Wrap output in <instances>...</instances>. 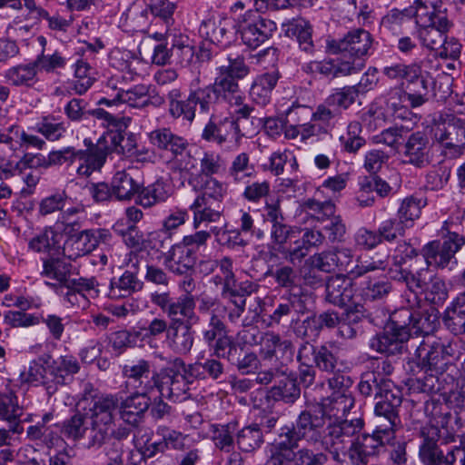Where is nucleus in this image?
Returning <instances> with one entry per match:
<instances>
[{"label": "nucleus", "mask_w": 465, "mask_h": 465, "mask_svg": "<svg viewBox=\"0 0 465 465\" xmlns=\"http://www.w3.org/2000/svg\"><path fill=\"white\" fill-rule=\"evenodd\" d=\"M371 36L364 29H354L349 32L338 43V51L347 52L351 55L360 57L365 55L371 46Z\"/></svg>", "instance_id": "29"}, {"label": "nucleus", "mask_w": 465, "mask_h": 465, "mask_svg": "<svg viewBox=\"0 0 465 465\" xmlns=\"http://www.w3.org/2000/svg\"><path fill=\"white\" fill-rule=\"evenodd\" d=\"M439 325V314L435 308L415 310L411 334L429 336Z\"/></svg>", "instance_id": "40"}, {"label": "nucleus", "mask_w": 465, "mask_h": 465, "mask_svg": "<svg viewBox=\"0 0 465 465\" xmlns=\"http://www.w3.org/2000/svg\"><path fill=\"white\" fill-rule=\"evenodd\" d=\"M342 317L334 311H326L318 316L308 317L302 322V325L305 328L312 326L315 330H322L323 328L332 329L338 327Z\"/></svg>", "instance_id": "58"}, {"label": "nucleus", "mask_w": 465, "mask_h": 465, "mask_svg": "<svg viewBox=\"0 0 465 465\" xmlns=\"http://www.w3.org/2000/svg\"><path fill=\"white\" fill-rule=\"evenodd\" d=\"M192 324L180 322L169 324L166 335L168 347L177 354H187L193 345Z\"/></svg>", "instance_id": "22"}, {"label": "nucleus", "mask_w": 465, "mask_h": 465, "mask_svg": "<svg viewBox=\"0 0 465 465\" xmlns=\"http://www.w3.org/2000/svg\"><path fill=\"white\" fill-rule=\"evenodd\" d=\"M394 267L389 271L391 279L405 282L408 289L414 293H423L425 300L432 304H442L448 298L445 282L438 276H430L428 269L416 271L401 266L397 257L393 258Z\"/></svg>", "instance_id": "1"}, {"label": "nucleus", "mask_w": 465, "mask_h": 465, "mask_svg": "<svg viewBox=\"0 0 465 465\" xmlns=\"http://www.w3.org/2000/svg\"><path fill=\"white\" fill-rule=\"evenodd\" d=\"M388 380L381 373L376 371H366L361 374V381L358 384L359 391L365 397L374 396L378 398L381 393V387Z\"/></svg>", "instance_id": "50"}, {"label": "nucleus", "mask_w": 465, "mask_h": 465, "mask_svg": "<svg viewBox=\"0 0 465 465\" xmlns=\"http://www.w3.org/2000/svg\"><path fill=\"white\" fill-rule=\"evenodd\" d=\"M301 233V231L294 229L286 223H280L273 224L270 230L271 242L273 247L279 252Z\"/></svg>", "instance_id": "52"}, {"label": "nucleus", "mask_w": 465, "mask_h": 465, "mask_svg": "<svg viewBox=\"0 0 465 465\" xmlns=\"http://www.w3.org/2000/svg\"><path fill=\"white\" fill-rule=\"evenodd\" d=\"M446 327L455 335L465 333V293L447 308L444 318Z\"/></svg>", "instance_id": "37"}, {"label": "nucleus", "mask_w": 465, "mask_h": 465, "mask_svg": "<svg viewBox=\"0 0 465 465\" xmlns=\"http://www.w3.org/2000/svg\"><path fill=\"white\" fill-rule=\"evenodd\" d=\"M391 284L384 280H370L363 289V297L366 301H378L387 297L391 292Z\"/></svg>", "instance_id": "63"}, {"label": "nucleus", "mask_w": 465, "mask_h": 465, "mask_svg": "<svg viewBox=\"0 0 465 465\" xmlns=\"http://www.w3.org/2000/svg\"><path fill=\"white\" fill-rule=\"evenodd\" d=\"M262 440V432L257 425L245 427L237 435V444L245 452L257 449Z\"/></svg>", "instance_id": "53"}, {"label": "nucleus", "mask_w": 465, "mask_h": 465, "mask_svg": "<svg viewBox=\"0 0 465 465\" xmlns=\"http://www.w3.org/2000/svg\"><path fill=\"white\" fill-rule=\"evenodd\" d=\"M124 89L125 81L123 75L114 74L108 77L102 90L105 96L98 101V104H104L107 107L118 106Z\"/></svg>", "instance_id": "43"}, {"label": "nucleus", "mask_w": 465, "mask_h": 465, "mask_svg": "<svg viewBox=\"0 0 465 465\" xmlns=\"http://www.w3.org/2000/svg\"><path fill=\"white\" fill-rule=\"evenodd\" d=\"M190 209L193 213V227L198 229L203 223H215L220 220L223 209L219 203L213 206L203 197H197Z\"/></svg>", "instance_id": "33"}, {"label": "nucleus", "mask_w": 465, "mask_h": 465, "mask_svg": "<svg viewBox=\"0 0 465 465\" xmlns=\"http://www.w3.org/2000/svg\"><path fill=\"white\" fill-rule=\"evenodd\" d=\"M432 131L436 142L465 143V120L452 114H440L434 118Z\"/></svg>", "instance_id": "9"}, {"label": "nucleus", "mask_w": 465, "mask_h": 465, "mask_svg": "<svg viewBox=\"0 0 465 465\" xmlns=\"http://www.w3.org/2000/svg\"><path fill=\"white\" fill-rule=\"evenodd\" d=\"M112 240L113 235L107 229L84 230L64 241L62 253L70 260H76L91 253L100 243L110 244Z\"/></svg>", "instance_id": "6"}, {"label": "nucleus", "mask_w": 465, "mask_h": 465, "mask_svg": "<svg viewBox=\"0 0 465 465\" xmlns=\"http://www.w3.org/2000/svg\"><path fill=\"white\" fill-rule=\"evenodd\" d=\"M406 162L419 168L430 164V141L422 132L411 134L404 144Z\"/></svg>", "instance_id": "15"}, {"label": "nucleus", "mask_w": 465, "mask_h": 465, "mask_svg": "<svg viewBox=\"0 0 465 465\" xmlns=\"http://www.w3.org/2000/svg\"><path fill=\"white\" fill-rule=\"evenodd\" d=\"M430 89L429 79H420L411 84H406L405 95L407 96L411 107L422 105L428 100Z\"/></svg>", "instance_id": "55"}, {"label": "nucleus", "mask_w": 465, "mask_h": 465, "mask_svg": "<svg viewBox=\"0 0 465 465\" xmlns=\"http://www.w3.org/2000/svg\"><path fill=\"white\" fill-rule=\"evenodd\" d=\"M198 159L194 156L191 150L188 148L185 151H181L172 156L169 161L170 168L173 172H177L181 176H193L192 172L196 168Z\"/></svg>", "instance_id": "48"}, {"label": "nucleus", "mask_w": 465, "mask_h": 465, "mask_svg": "<svg viewBox=\"0 0 465 465\" xmlns=\"http://www.w3.org/2000/svg\"><path fill=\"white\" fill-rule=\"evenodd\" d=\"M301 440L292 425L283 426L273 441L269 444L268 453L293 455Z\"/></svg>", "instance_id": "31"}, {"label": "nucleus", "mask_w": 465, "mask_h": 465, "mask_svg": "<svg viewBox=\"0 0 465 465\" xmlns=\"http://www.w3.org/2000/svg\"><path fill=\"white\" fill-rule=\"evenodd\" d=\"M91 74L92 68L87 62L77 61L74 70L76 80L74 88L78 94H84L93 85L94 78L91 76Z\"/></svg>", "instance_id": "59"}, {"label": "nucleus", "mask_w": 465, "mask_h": 465, "mask_svg": "<svg viewBox=\"0 0 465 465\" xmlns=\"http://www.w3.org/2000/svg\"><path fill=\"white\" fill-rule=\"evenodd\" d=\"M324 414L311 410L302 411L295 420L293 428L300 439L310 443H319L326 426Z\"/></svg>", "instance_id": "11"}, {"label": "nucleus", "mask_w": 465, "mask_h": 465, "mask_svg": "<svg viewBox=\"0 0 465 465\" xmlns=\"http://www.w3.org/2000/svg\"><path fill=\"white\" fill-rule=\"evenodd\" d=\"M415 356L418 365H420L426 373L430 372L429 377L426 378L425 386H428L430 391H439V387L435 388V381H439V375H442L447 369L449 362L447 348L438 342L430 344L423 341L417 347Z\"/></svg>", "instance_id": "5"}, {"label": "nucleus", "mask_w": 465, "mask_h": 465, "mask_svg": "<svg viewBox=\"0 0 465 465\" xmlns=\"http://www.w3.org/2000/svg\"><path fill=\"white\" fill-rule=\"evenodd\" d=\"M310 260L312 265L322 272H347L351 267L353 256L351 250L342 248L314 254Z\"/></svg>", "instance_id": "13"}, {"label": "nucleus", "mask_w": 465, "mask_h": 465, "mask_svg": "<svg viewBox=\"0 0 465 465\" xmlns=\"http://www.w3.org/2000/svg\"><path fill=\"white\" fill-rule=\"evenodd\" d=\"M105 157L103 153L88 151H77V160L79 165L77 173L88 177L94 171L99 170L104 163Z\"/></svg>", "instance_id": "47"}, {"label": "nucleus", "mask_w": 465, "mask_h": 465, "mask_svg": "<svg viewBox=\"0 0 465 465\" xmlns=\"http://www.w3.org/2000/svg\"><path fill=\"white\" fill-rule=\"evenodd\" d=\"M232 28L230 19L211 17L202 22L199 32L210 42L221 45L229 41Z\"/></svg>", "instance_id": "28"}, {"label": "nucleus", "mask_w": 465, "mask_h": 465, "mask_svg": "<svg viewBox=\"0 0 465 465\" xmlns=\"http://www.w3.org/2000/svg\"><path fill=\"white\" fill-rule=\"evenodd\" d=\"M170 319V324L173 323H189L193 324L198 321L195 313V301L193 295H183L176 301H173L167 313Z\"/></svg>", "instance_id": "30"}, {"label": "nucleus", "mask_w": 465, "mask_h": 465, "mask_svg": "<svg viewBox=\"0 0 465 465\" xmlns=\"http://www.w3.org/2000/svg\"><path fill=\"white\" fill-rule=\"evenodd\" d=\"M45 277L54 280L59 284H68V269L64 262L57 259H50L44 262L42 272Z\"/></svg>", "instance_id": "60"}, {"label": "nucleus", "mask_w": 465, "mask_h": 465, "mask_svg": "<svg viewBox=\"0 0 465 465\" xmlns=\"http://www.w3.org/2000/svg\"><path fill=\"white\" fill-rule=\"evenodd\" d=\"M276 30L273 21L259 15L256 12L245 14L239 24V31L242 43L255 49L262 45Z\"/></svg>", "instance_id": "7"}, {"label": "nucleus", "mask_w": 465, "mask_h": 465, "mask_svg": "<svg viewBox=\"0 0 465 465\" xmlns=\"http://www.w3.org/2000/svg\"><path fill=\"white\" fill-rule=\"evenodd\" d=\"M149 140L153 145L162 151H168L172 156L189 147L188 141L170 128L163 127L153 130L149 134Z\"/></svg>", "instance_id": "24"}, {"label": "nucleus", "mask_w": 465, "mask_h": 465, "mask_svg": "<svg viewBox=\"0 0 465 465\" xmlns=\"http://www.w3.org/2000/svg\"><path fill=\"white\" fill-rule=\"evenodd\" d=\"M111 186L114 196L119 201L131 200L140 189V184L125 170L119 171L114 175Z\"/></svg>", "instance_id": "36"}, {"label": "nucleus", "mask_w": 465, "mask_h": 465, "mask_svg": "<svg viewBox=\"0 0 465 465\" xmlns=\"http://www.w3.org/2000/svg\"><path fill=\"white\" fill-rule=\"evenodd\" d=\"M104 139L110 141V148L117 153L131 156L136 147V139L133 134H125L121 129L110 130Z\"/></svg>", "instance_id": "44"}, {"label": "nucleus", "mask_w": 465, "mask_h": 465, "mask_svg": "<svg viewBox=\"0 0 465 465\" xmlns=\"http://www.w3.org/2000/svg\"><path fill=\"white\" fill-rule=\"evenodd\" d=\"M464 243L465 239L462 236L456 232H448V234L443 237L442 242L431 241L425 244L421 249L422 257H419L417 251L411 249L406 258H401L398 260V262H401V266L402 264H408V266L411 268L413 265L412 259L414 258L415 263L424 260L427 267L432 266L443 269L448 266Z\"/></svg>", "instance_id": "2"}, {"label": "nucleus", "mask_w": 465, "mask_h": 465, "mask_svg": "<svg viewBox=\"0 0 465 465\" xmlns=\"http://www.w3.org/2000/svg\"><path fill=\"white\" fill-rule=\"evenodd\" d=\"M240 117L236 120L225 118L218 124L210 121L204 127L202 137L207 142H213L219 145L223 144L230 137L236 136L238 140L241 136L245 135L240 130Z\"/></svg>", "instance_id": "18"}, {"label": "nucleus", "mask_w": 465, "mask_h": 465, "mask_svg": "<svg viewBox=\"0 0 465 465\" xmlns=\"http://www.w3.org/2000/svg\"><path fill=\"white\" fill-rule=\"evenodd\" d=\"M190 95L191 101H193L195 105H199L202 113H208L218 101L211 84L191 92Z\"/></svg>", "instance_id": "62"}, {"label": "nucleus", "mask_w": 465, "mask_h": 465, "mask_svg": "<svg viewBox=\"0 0 465 465\" xmlns=\"http://www.w3.org/2000/svg\"><path fill=\"white\" fill-rule=\"evenodd\" d=\"M398 412L388 408V405L375 404L372 435L388 445H392L395 440L396 427L400 423Z\"/></svg>", "instance_id": "10"}, {"label": "nucleus", "mask_w": 465, "mask_h": 465, "mask_svg": "<svg viewBox=\"0 0 465 465\" xmlns=\"http://www.w3.org/2000/svg\"><path fill=\"white\" fill-rule=\"evenodd\" d=\"M349 443L350 446L345 450V455L353 465L367 463L368 458L375 454L378 447L387 445L372 434L358 435L354 439H351Z\"/></svg>", "instance_id": "14"}, {"label": "nucleus", "mask_w": 465, "mask_h": 465, "mask_svg": "<svg viewBox=\"0 0 465 465\" xmlns=\"http://www.w3.org/2000/svg\"><path fill=\"white\" fill-rule=\"evenodd\" d=\"M5 76L15 86L32 87L38 82L34 62L13 66L5 72Z\"/></svg>", "instance_id": "41"}, {"label": "nucleus", "mask_w": 465, "mask_h": 465, "mask_svg": "<svg viewBox=\"0 0 465 465\" xmlns=\"http://www.w3.org/2000/svg\"><path fill=\"white\" fill-rule=\"evenodd\" d=\"M211 85L218 100L222 98L227 100L231 105H241L242 96L239 84L232 76L220 73Z\"/></svg>", "instance_id": "35"}, {"label": "nucleus", "mask_w": 465, "mask_h": 465, "mask_svg": "<svg viewBox=\"0 0 465 465\" xmlns=\"http://www.w3.org/2000/svg\"><path fill=\"white\" fill-rule=\"evenodd\" d=\"M426 204L427 201L424 198H418L413 195L406 197L401 203L397 217L402 220L409 228L420 216L421 210Z\"/></svg>", "instance_id": "46"}, {"label": "nucleus", "mask_w": 465, "mask_h": 465, "mask_svg": "<svg viewBox=\"0 0 465 465\" xmlns=\"http://www.w3.org/2000/svg\"><path fill=\"white\" fill-rule=\"evenodd\" d=\"M187 376L182 372H176L173 369H164L159 372L155 389L161 398H168L173 401L185 399L189 390Z\"/></svg>", "instance_id": "12"}, {"label": "nucleus", "mask_w": 465, "mask_h": 465, "mask_svg": "<svg viewBox=\"0 0 465 465\" xmlns=\"http://www.w3.org/2000/svg\"><path fill=\"white\" fill-rule=\"evenodd\" d=\"M259 353L262 360L272 361L273 358L278 359L279 353L283 357L293 353L292 342L289 340H282L279 334L272 331L264 332L260 339Z\"/></svg>", "instance_id": "23"}, {"label": "nucleus", "mask_w": 465, "mask_h": 465, "mask_svg": "<svg viewBox=\"0 0 465 465\" xmlns=\"http://www.w3.org/2000/svg\"><path fill=\"white\" fill-rule=\"evenodd\" d=\"M293 455L296 465H325L328 461L325 452L314 451L308 447L297 450Z\"/></svg>", "instance_id": "64"}, {"label": "nucleus", "mask_w": 465, "mask_h": 465, "mask_svg": "<svg viewBox=\"0 0 465 465\" xmlns=\"http://www.w3.org/2000/svg\"><path fill=\"white\" fill-rule=\"evenodd\" d=\"M269 396L276 401L291 402L300 396V389L293 380L285 378L271 389Z\"/></svg>", "instance_id": "56"}, {"label": "nucleus", "mask_w": 465, "mask_h": 465, "mask_svg": "<svg viewBox=\"0 0 465 465\" xmlns=\"http://www.w3.org/2000/svg\"><path fill=\"white\" fill-rule=\"evenodd\" d=\"M353 297L352 280L338 274L331 276L326 282V301L335 306H345Z\"/></svg>", "instance_id": "21"}, {"label": "nucleus", "mask_w": 465, "mask_h": 465, "mask_svg": "<svg viewBox=\"0 0 465 465\" xmlns=\"http://www.w3.org/2000/svg\"><path fill=\"white\" fill-rule=\"evenodd\" d=\"M151 103L149 95V87L143 84H138L123 93L119 104H126L133 108H143Z\"/></svg>", "instance_id": "51"}, {"label": "nucleus", "mask_w": 465, "mask_h": 465, "mask_svg": "<svg viewBox=\"0 0 465 465\" xmlns=\"http://www.w3.org/2000/svg\"><path fill=\"white\" fill-rule=\"evenodd\" d=\"M321 411L324 417L334 420H345L342 419L354 406V398L351 393L333 391L332 394L322 401Z\"/></svg>", "instance_id": "25"}, {"label": "nucleus", "mask_w": 465, "mask_h": 465, "mask_svg": "<svg viewBox=\"0 0 465 465\" xmlns=\"http://www.w3.org/2000/svg\"><path fill=\"white\" fill-rule=\"evenodd\" d=\"M172 246V234L161 228L151 232L143 241V247L164 254Z\"/></svg>", "instance_id": "57"}, {"label": "nucleus", "mask_w": 465, "mask_h": 465, "mask_svg": "<svg viewBox=\"0 0 465 465\" xmlns=\"http://www.w3.org/2000/svg\"><path fill=\"white\" fill-rule=\"evenodd\" d=\"M407 341L405 332L398 333L386 326L383 332L376 334L370 340V347L377 352L392 355L401 352L403 343Z\"/></svg>", "instance_id": "27"}, {"label": "nucleus", "mask_w": 465, "mask_h": 465, "mask_svg": "<svg viewBox=\"0 0 465 465\" xmlns=\"http://www.w3.org/2000/svg\"><path fill=\"white\" fill-rule=\"evenodd\" d=\"M441 0H416L414 2L415 19L418 25H433L440 15H446L441 10Z\"/></svg>", "instance_id": "42"}, {"label": "nucleus", "mask_w": 465, "mask_h": 465, "mask_svg": "<svg viewBox=\"0 0 465 465\" xmlns=\"http://www.w3.org/2000/svg\"><path fill=\"white\" fill-rule=\"evenodd\" d=\"M196 262V256L181 242L173 244L164 252V265L173 273L182 275L191 271Z\"/></svg>", "instance_id": "20"}, {"label": "nucleus", "mask_w": 465, "mask_h": 465, "mask_svg": "<svg viewBox=\"0 0 465 465\" xmlns=\"http://www.w3.org/2000/svg\"><path fill=\"white\" fill-rule=\"evenodd\" d=\"M23 414L22 408L18 405L17 398L9 393L0 395V417L8 421L9 430L21 433L23 427L20 425V417Z\"/></svg>", "instance_id": "34"}, {"label": "nucleus", "mask_w": 465, "mask_h": 465, "mask_svg": "<svg viewBox=\"0 0 465 465\" xmlns=\"http://www.w3.org/2000/svg\"><path fill=\"white\" fill-rule=\"evenodd\" d=\"M137 203L145 208L165 202L170 196L169 185L163 180L139 189Z\"/></svg>", "instance_id": "39"}, {"label": "nucleus", "mask_w": 465, "mask_h": 465, "mask_svg": "<svg viewBox=\"0 0 465 465\" xmlns=\"http://www.w3.org/2000/svg\"><path fill=\"white\" fill-rule=\"evenodd\" d=\"M303 207L312 217L322 222L327 221L335 213V205L330 201L309 199L303 203Z\"/></svg>", "instance_id": "61"}, {"label": "nucleus", "mask_w": 465, "mask_h": 465, "mask_svg": "<svg viewBox=\"0 0 465 465\" xmlns=\"http://www.w3.org/2000/svg\"><path fill=\"white\" fill-rule=\"evenodd\" d=\"M123 375L140 391L153 392L157 385L159 372L152 371L151 362L144 359L127 361Z\"/></svg>", "instance_id": "8"}, {"label": "nucleus", "mask_w": 465, "mask_h": 465, "mask_svg": "<svg viewBox=\"0 0 465 465\" xmlns=\"http://www.w3.org/2000/svg\"><path fill=\"white\" fill-rule=\"evenodd\" d=\"M188 183L195 191H202V194L198 197H203L204 201L213 199L219 203L226 193L225 186L212 177L202 179L201 175H193L189 177Z\"/></svg>", "instance_id": "38"}, {"label": "nucleus", "mask_w": 465, "mask_h": 465, "mask_svg": "<svg viewBox=\"0 0 465 465\" xmlns=\"http://www.w3.org/2000/svg\"><path fill=\"white\" fill-rule=\"evenodd\" d=\"M79 369L80 366L76 359L73 356H63L54 361L51 374L57 384H64L65 376L77 373Z\"/></svg>", "instance_id": "54"}, {"label": "nucleus", "mask_w": 465, "mask_h": 465, "mask_svg": "<svg viewBox=\"0 0 465 465\" xmlns=\"http://www.w3.org/2000/svg\"><path fill=\"white\" fill-rule=\"evenodd\" d=\"M419 37L424 46L436 53L443 45L445 33L450 27L446 15H440L438 20L433 25H420Z\"/></svg>", "instance_id": "26"}, {"label": "nucleus", "mask_w": 465, "mask_h": 465, "mask_svg": "<svg viewBox=\"0 0 465 465\" xmlns=\"http://www.w3.org/2000/svg\"><path fill=\"white\" fill-rule=\"evenodd\" d=\"M138 391L128 396L119 405V412L122 420L131 425H136L143 418L144 412L149 409L151 399L149 394Z\"/></svg>", "instance_id": "16"}, {"label": "nucleus", "mask_w": 465, "mask_h": 465, "mask_svg": "<svg viewBox=\"0 0 465 465\" xmlns=\"http://www.w3.org/2000/svg\"><path fill=\"white\" fill-rule=\"evenodd\" d=\"M414 315V309L407 307L400 308L391 315V322L387 326L398 333L405 332L406 339L409 340L411 335Z\"/></svg>", "instance_id": "49"}, {"label": "nucleus", "mask_w": 465, "mask_h": 465, "mask_svg": "<svg viewBox=\"0 0 465 465\" xmlns=\"http://www.w3.org/2000/svg\"><path fill=\"white\" fill-rule=\"evenodd\" d=\"M141 289L142 282L137 276L126 271L117 281L112 282L109 296L112 299L124 298Z\"/></svg>", "instance_id": "45"}, {"label": "nucleus", "mask_w": 465, "mask_h": 465, "mask_svg": "<svg viewBox=\"0 0 465 465\" xmlns=\"http://www.w3.org/2000/svg\"><path fill=\"white\" fill-rule=\"evenodd\" d=\"M62 241L63 234L61 232L48 228L32 238L28 245L34 252L56 255L60 253Z\"/></svg>", "instance_id": "32"}, {"label": "nucleus", "mask_w": 465, "mask_h": 465, "mask_svg": "<svg viewBox=\"0 0 465 465\" xmlns=\"http://www.w3.org/2000/svg\"><path fill=\"white\" fill-rule=\"evenodd\" d=\"M118 407L119 401L114 395L92 397L88 407H84L85 415L91 420L88 448L100 446L104 442Z\"/></svg>", "instance_id": "3"}, {"label": "nucleus", "mask_w": 465, "mask_h": 465, "mask_svg": "<svg viewBox=\"0 0 465 465\" xmlns=\"http://www.w3.org/2000/svg\"><path fill=\"white\" fill-rule=\"evenodd\" d=\"M363 424L361 419L330 420L323 430L319 443L326 452L331 454L335 462L343 464L345 450L351 439L361 430Z\"/></svg>", "instance_id": "4"}, {"label": "nucleus", "mask_w": 465, "mask_h": 465, "mask_svg": "<svg viewBox=\"0 0 465 465\" xmlns=\"http://www.w3.org/2000/svg\"><path fill=\"white\" fill-rule=\"evenodd\" d=\"M424 411L429 419L428 424L421 430L436 429L438 434H441V430H447L451 420L450 408L444 398H430L425 402Z\"/></svg>", "instance_id": "17"}, {"label": "nucleus", "mask_w": 465, "mask_h": 465, "mask_svg": "<svg viewBox=\"0 0 465 465\" xmlns=\"http://www.w3.org/2000/svg\"><path fill=\"white\" fill-rule=\"evenodd\" d=\"M422 443L420 446L419 455L424 465H448V453L444 455L437 442L441 437L436 429L421 430Z\"/></svg>", "instance_id": "19"}]
</instances>
